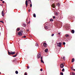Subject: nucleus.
<instances>
[{"mask_svg":"<svg viewBox=\"0 0 75 75\" xmlns=\"http://www.w3.org/2000/svg\"><path fill=\"white\" fill-rule=\"evenodd\" d=\"M8 55H14L16 54L15 52H10L9 51H8Z\"/></svg>","mask_w":75,"mask_h":75,"instance_id":"1","label":"nucleus"},{"mask_svg":"<svg viewBox=\"0 0 75 75\" xmlns=\"http://www.w3.org/2000/svg\"><path fill=\"white\" fill-rule=\"evenodd\" d=\"M23 31L22 30H21V31H19V32L18 33V35L20 36H21V35H22V33H23Z\"/></svg>","mask_w":75,"mask_h":75,"instance_id":"2","label":"nucleus"},{"mask_svg":"<svg viewBox=\"0 0 75 75\" xmlns=\"http://www.w3.org/2000/svg\"><path fill=\"white\" fill-rule=\"evenodd\" d=\"M62 45V43L59 42L57 44V45L58 47H61V45Z\"/></svg>","mask_w":75,"mask_h":75,"instance_id":"3","label":"nucleus"},{"mask_svg":"<svg viewBox=\"0 0 75 75\" xmlns=\"http://www.w3.org/2000/svg\"><path fill=\"white\" fill-rule=\"evenodd\" d=\"M25 4L26 5V7H27V6H28V1L27 0H26L25 2Z\"/></svg>","mask_w":75,"mask_h":75,"instance_id":"4","label":"nucleus"},{"mask_svg":"<svg viewBox=\"0 0 75 75\" xmlns=\"http://www.w3.org/2000/svg\"><path fill=\"white\" fill-rule=\"evenodd\" d=\"M41 54L38 53V56L37 57L38 58H40V57H41Z\"/></svg>","mask_w":75,"mask_h":75,"instance_id":"5","label":"nucleus"},{"mask_svg":"<svg viewBox=\"0 0 75 75\" xmlns=\"http://www.w3.org/2000/svg\"><path fill=\"white\" fill-rule=\"evenodd\" d=\"M44 28H45V29H46V30H47V29H48V28H50V27L49 26H47L45 27Z\"/></svg>","mask_w":75,"mask_h":75,"instance_id":"6","label":"nucleus"},{"mask_svg":"<svg viewBox=\"0 0 75 75\" xmlns=\"http://www.w3.org/2000/svg\"><path fill=\"white\" fill-rule=\"evenodd\" d=\"M40 61H41V62H42V63H43V64H44V61H43V60H42V57H41V58H40Z\"/></svg>","mask_w":75,"mask_h":75,"instance_id":"7","label":"nucleus"},{"mask_svg":"<svg viewBox=\"0 0 75 75\" xmlns=\"http://www.w3.org/2000/svg\"><path fill=\"white\" fill-rule=\"evenodd\" d=\"M4 10H3L1 12V14L2 16H4Z\"/></svg>","mask_w":75,"mask_h":75,"instance_id":"8","label":"nucleus"},{"mask_svg":"<svg viewBox=\"0 0 75 75\" xmlns=\"http://www.w3.org/2000/svg\"><path fill=\"white\" fill-rule=\"evenodd\" d=\"M43 45L45 47H46L47 46V44L45 42L43 43Z\"/></svg>","mask_w":75,"mask_h":75,"instance_id":"9","label":"nucleus"},{"mask_svg":"<svg viewBox=\"0 0 75 75\" xmlns=\"http://www.w3.org/2000/svg\"><path fill=\"white\" fill-rule=\"evenodd\" d=\"M64 65L63 64H61L60 65V67L62 68H64Z\"/></svg>","mask_w":75,"mask_h":75,"instance_id":"10","label":"nucleus"},{"mask_svg":"<svg viewBox=\"0 0 75 75\" xmlns=\"http://www.w3.org/2000/svg\"><path fill=\"white\" fill-rule=\"evenodd\" d=\"M20 30V28H18L16 30V31H19Z\"/></svg>","mask_w":75,"mask_h":75,"instance_id":"11","label":"nucleus"},{"mask_svg":"<svg viewBox=\"0 0 75 75\" xmlns=\"http://www.w3.org/2000/svg\"><path fill=\"white\" fill-rule=\"evenodd\" d=\"M52 6L53 8H55V4H52Z\"/></svg>","mask_w":75,"mask_h":75,"instance_id":"12","label":"nucleus"},{"mask_svg":"<svg viewBox=\"0 0 75 75\" xmlns=\"http://www.w3.org/2000/svg\"><path fill=\"white\" fill-rule=\"evenodd\" d=\"M48 50L47 49H46L45 50V52H48Z\"/></svg>","mask_w":75,"mask_h":75,"instance_id":"13","label":"nucleus"},{"mask_svg":"<svg viewBox=\"0 0 75 75\" xmlns=\"http://www.w3.org/2000/svg\"><path fill=\"white\" fill-rule=\"evenodd\" d=\"M71 33L72 34L74 33H75V31L74 30H72L71 31Z\"/></svg>","mask_w":75,"mask_h":75,"instance_id":"14","label":"nucleus"},{"mask_svg":"<svg viewBox=\"0 0 75 75\" xmlns=\"http://www.w3.org/2000/svg\"><path fill=\"white\" fill-rule=\"evenodd\" d=\"M74 61H75V59H74V58H73L71 60L72 62H74Z\"/></svg>","mask_w":75,"mask_h":75,"instance_id":"15","label":"nucleus"},{"mask_svg":"<svg viewBox=\"0 0 75 75\" xmlns=\"http://www.w3.org/2000/svg\"><path fill=\"white\" fill-rule=\"evenodd\" d=\"M28 1L29 4H31L32 3H31V0H28Z\"/></svg>","mask_w":75,"mask_h":75,"instance_id":"16","label":"nucleus"},{"mask_svg":"<svg viewBox=\"0 0 75 75\" xmlns=\"http://www.w3.org/2000/svg\"><path fill=\"white\" fill-rule=\"evenodd\" d=\"M33 15L34 17H36V15H35V14L34 13Z\"/></svg>","mask_w":75,"mask_h":75,"instance_id":"17","label":"nucleus"},{"mask_svg":"<svg viewBox=\"0 0 75 75\" xmlns=\"http://www.w3.org/2000/svg\"><path fill=\"white\" fill-rule=\"evenodd\" d=\"M58 13L57 12H56V13H55V16H58Z\"/></svg>","mask_w":75,"mask_h":75,"instance_id":"18","label":"nucleus"},{"mask_svg":"<svg viewBox=\"0 0 75 75\" xmlns=\"http://www.w3.org/2000/svg\"><path fill=\"white\" fill-rule=\"evenodd\" d=\"M65 36H66V37H69V35H68V34H66L65 35Z\"/></svg>","mask_w":75,"mask_h":75,"instance_id":"19","label":"nucleus"},{"mask_svg":"<svg viewBox=\"0 0 75 75\" xmlns=\"http://www.w3.org/2000/svg\"><path fill=\"white\" fill-rule=\"evenodd\" d=\"M15 73L16 74H18V72L17 71H15Z\"/></svg>","mask_w":75,"mask_h":75,"instance_id":"20","label":"nucleus"},{"mask_svg":"<svg viewBox=\"0 0 75 75\" xmlns=\"http://www.w3.org/2000/svg\"><path fill=\"white\" fill-rule=\"evenodd\" d=\"M54 21V20L53 19H52V18H51L50 19V21Z\"/></svg>","mask_w":75,"mask_h":75,"instance_id":"21","label":"nucleus"},{"mask_svg":"<svg viewBox=\"0 0 75 75\" xmlns=\"http://www.w3.org/2000/svg\"><path fill=\"white\" fill-rule=\"evenodd\" d=\"M23 27H25V26H26V25H25V24L23 23Z\"/></svg>","mask_w":75,"mask_h":75,"instance_id":"22","label":"nucleus"},{"mask_svg":"<svg viewBox=\"0 0 75 75\" xmlns=\"http://www.w3.org/2000/svg\"><path fill=\"white\" fill-rule=\"evenodd\" d=\"M16 56H17V54H16L15 55H13L12 57H16Z\"/></svg>","mask_w":75,"mask_h":75,"instance_id":"23","label":"nucleus"},{"mask_svg":"<svg viewBox=\"0 0 75 75\" xmlns=\"http://www.w3.org/2000/svg\"><path fill=\"white\" fill-rule=\"evenodd\" d=\"M72 75H75V73H74V72H72Z\"/></svg>","mask_w":75,"mask_h":75,"instance_id":"24","label":"nucleus"},{"mask_svg":"<svg viewBox=\"0 0 75 75\" xmlns=\"http://www.w3.org/2000/svg\"><path fill=\"white\" fill-rule=\"evenodd\" d=\"M30 7H32V3L30 4Z\"/></svg>","mask_w":75,"mask_h":75,"instance_id":"25","label":"nucleus"},{"mask_svg":"<svg viewBox=\"0 0 75 75\" xmlns=\"http://www.w3.org/2000/svg\"><path fill=\"white\" fill-rule=\"evenodd\" d=\"M60 74L61 75H63L64 74H63V73L62 72H60Z\"/></svg>","mask_w":75,"mask_h":75,"instance_id":"26","label":"nucleus"},{"mask_svg":"<svg viewBox=\"0 0 75 75\" xmlns=\"http://www.w3.org/2000/svg\"><path fill=\"white\" fill-rule=\"evenodd\" d=\"M65 70V69H64V68H63L62 69V71L64 72V71Z\"/></svg>","mask_w":75,"mask_h":75,"instance_id":"27","label":"nucleus"},{"mask_svg":"<svg viewBox=\"0 0 75 75\" xmlns=\"http://www.w3.org/2000/svg\"><path fill=\"white\" fill-rule=\"evenodd\" d=\"M57 5H58L59 6V5H60V4H59V3H58L57 4Z\"/></svg>","mask_w":75,"mask_h":75,"instance_id":"28","label":"nucleus"},{"mask_svg":"<svg viewBox=\"0 0 75 75\" xmlns=\"http://www.w3.org/2000/svg\"><path fill=\"white\" fill-rule=\"evenodd\" d=\"M53 18H54V19H55V16H53Z\"/></svg>","mask_w":75,"mask_h":75,"instance_id":"29","label":"nucleus"},{"mask_svg":"<svg viewBox=\"0 0 75 75\" xmlns=\"http://www.w3.org/2000/svg\"><path fill=\"white\" fill-rule=\"evenodd\" d=\"M22 38H26V36H24L22 37Z\"/></svg>","mask_w":75,"mask_h":75,"instance_id":"30","label":"nucleus"},{"mask_svg":"<svg viewBox=\"0 0 75 75\" xmlns=\"http://www.w3.org/2000/svg\"><path fill=\"white\" fill-rule=\"evenodd\" d=\"M54 34H53L51 35V36H52V37H53V36H54Z\"/></svg>","mask_w":75,"mask_h":75,"instance_id":"31","label":"nucleus"},{"mask_svg":"<svg viewBox=\"0 0 75 75\" xmlns=\"http://www.w3.org/2000/svg\"><path fill=\"white\" fill-rule=\"evenodd\" d=\"M36 46L38 47V45L37 44H36Z\"/></svg>","mask_w":75,"mask_h":75,"instance_id":"32","label":"nucleus"},{"mask_svg":"<svg viewBox=\"0 0 75 75\" xmlns=\"http://www.w3.org/2000/svg\"><path fill=\"white\" fill-rule=\"evenodd\" d=\"M63 45H65V42H63Z\"/></svg>","mask_w":75,"mask_h":75,"instance_id":"33","label":"nucleus"},{"mask_svg":"<svg viewBox=\"0 0 75 75\" xmlns=\"http://www.w3.org/2000/svg\"><path fill=\"white\" fill-rule=\"evenodd\" d=\"M24 75H27V72L25 73Z\"/></svg>","mask_w":75,"mask_h":75,"instance_id":"34","label":"nucleus"},{"mask_svg":"<svg viewBox=\"0 0 75 75\" xmlns=\"http://www.w3.org/2000/svg\"><path fill=\"white\" fill-rule=\"evenodd\" d=\"M0 22H1V23H4V22L2 21H0Z\"/></svg>","mask_w":75,"mask_h":75,"instance_id":"35","label":"nucleus"},{"mask_svg":"<svg viewBox=\"0 0 75 75\" xmlns=\"http://www.w3.org/2000/svg\"><path fill=\"white\" fill-rule=\"evenodd\" d=\"M27 68L28 69H29V68H30V67H29V66H28V67H27Z\"/></svg>","mask_w":75,"mask_h":75,"instance_id":"36","label":"nucleus"},{"mask_svg":"<svg viewBox=\"0 0 75 75\" xmlns=\"http://www.w3.org/2000/svg\"><path fill=\"white\" fill-rule=\"evenodd\" d=\"M40 71H42V69H40Z\"/></svg>","mask_w":75,"mask_h":75,"instance_id":"37","label":"nucleus"},{"mask_svg":"<svg viewBox=\"0 0 75 75\" xmlns=\"http://www.w3.org/2000/svg\"><path fill=\"white\" fill-rule=\"evenodd\" d=\"M27 32H28V31H29V30H27Z\"/></svg>","mask_w":75,"mask_h":75,"instance_id":"38","label":"nucleus"},{"mask_svg":"<svg viewBox=\"0 0 75 75\" xmlns=\"http://www.w3.org/2000/svg\"><path fill=\"white\" fill-rule=\"evenodd\" d=\"M28 11H29V12H30V9H29V10H28Z\"/></svg>","mask_w":75,"mask_h":75,"instance_id":"39","label":"nucleus"},{"mask_svg":"<svg viewBox=\"0 0 75 75\" xmlns=\"http://www.w3.org/2000/svg\"><path fill=\"white\" fill-rule=\"evenodd\" d=\"M63 59H65V57H63Z\"/></svg>","mask_w":75,"mask_h":75,"instance_id":"40","label":"nucleus"},{"mask_svg":"<svg viewBox=\"0 0 75 75\" xmlns=\"http://www.w3.org/2000/svg\"><path fill=\"white\" fill-rule=\"evenodd\" d=\"M30 22L28 23V24H30Z\"/></svg>","mask_w":75,"mask_h":75,"instance_id":"41","label":"nucleus"},{"mask_svg":"<svg viewBox=\"0 0 75 75\" xmlns=\"http://www.w3.org/2000/svg\"><path fill=\"white\" fill-rule=\"evenodd\" d=\"M4 2H5L4 1H2V3H4Z\"/></svg>","mask_w":75,"mask_h":75,"instance_id":"42","label":"nucleus"},{"mask_svg":"<svg viewBox=\"0 0 75 75\" xmlns=\"http://www.w3.org/2000/svg\"><path fill=\"white\" fill-rule=\"evenodd\" d=\"M71 69L72 70H73V68H71Z\"/></svg>","mask_w":75,"mask_h":75,"instance_id":"43","label":"nucleus"},{"mask_svg":"<svg viewBox=\"0 0 75 75\" xmlns=\"http://www.w3.org/2000/svg\"><path fill=\"white\" fill-rule=\"evenodd\" d=\"M12 61H13V62H14V60H12Z\"/></svg>","mask_w":75,"mask_h":75,"instance_id":"44","label":"nucleus"},{"mask_svg":"<svg viewBox=\"0 0 75 75\" xmlns=\"http://www.w3.org/2000/svg\"><path fill=\"white\" fill-rule=\"evenodd\" d=\"M61 34V33H58V34H59H59Z\"/></svg>","mask_w":75,"mask_h":75,"instance_id":"45","label":"nucleus"},{"mask_svg":"<svg viewBox=\"0 0 75 75\" xmlns=\"http://www.w3.org/2000/svg\"><path fill=\"white\" fill-rule=\"evenodd\" d=\"M1 1H3V0H0Z\"/></svg>","mask_w":75,"mask_h":75,"instance_id":"46","label":"nucleus"},{"mask_svg":"<svg viewBox=\"0 0 75 75\" xmlns=\"http://www.w3.org/2000/svg\"><path fill=\"white\" fill-rule=\"evenodd\" d=\"M17 54H18V52L16 53V54H17Z\"/></svg>","mask_w":75,"mask_h":75,"instance_id":"47","label":"nucleus"},{"mask_svg":"<svg viewBox=\"0 0 75 75\" xmlns=\"http://www.w3.org/2000/svg\"><path fill=\"white\" fill-rule=\"evenodd\" d=\"M74 71H75V69H73Z\"/></svg>","mask_w":75,"mask_h":75,"instance_id":"48","label":"nucleus"},{"mask_svg":"<svg viewBox=\"0 0 75 75\" xmlns=\"http://www.w3.org/2000/svg\"><path fill=\"white\" fill-rule=\"evenodd\" d=\"M16 33H17V31H16Z\"/></svg>","mask_w":75,"mask_h":75,"instance_id":"49","label":"nucleus"},{"mask_svg":"<svg viewBox=\"0 0 75 75\" xmlns=\"http://www.w3.org/2000/svg\"><path fill=\"white\" fill-rule=\"evenodd\" d=\"M0 74H1V72H0Z\"/></svg>","mask_w":75,"mask_h":75,"instance_id":"50","label":"nucleus"},{"mask_svg":"<svg viewBox=\"0 0 75 75\" xmlns=\"http://www.w3.org/2000/svg\"><path fill=\"white\" fill-rule=\"evenodd\" d=\"M1 34V33L0 32V35Z\"/></svg>","mask_w":75,"mask_h":75,"instance_id":"51","label":"nucleus"},{"mask_svg":"<svg viewBox=\"0 0 75 75\" xmlns=\"http://www.w3.org/2000/svg\"><path fill=\"white\" fill-rule=\"evenodd\" d=\"M1 6H2V4L1 5Z\"/></svg>","mask_w":75,"mask_h":75,"instance_id":"52","label":"nucleus"},{"mask_svg":"<svg viewBox=\"0 0 75 75\" xmlns=\"http://www.w3.org/2000/svg\"><path fill=\"white\" fill-rule=\"evenodd\" d=\"M41 45H42V43L41 44Z\"/></svg>","mask_w":75,"mask_h":75,"instance_id":"53","label":"nucleus"},{"mask_svg":"<svg viewBox=\"0 0 75 75\" xmlns=\"http://www.w3.org/2000/svg\"><path fill=\"white\" fill-rule=\"evenodd\" d=\"M41 45H42V43L41 44Z\"/></svg>","mask_w":75,"mask_h":75,"instance_id":"54","label":"nucleus"},{"mask_svg":"<svg viewBox=\"0 0 75 75\" xmlns=\"http://www.w3.org/2000/svg\"><path fill=\"white\" fill-rule=\"evenodd\" d=\"M41 45H42V43L41 44Z\"/></svg>","mask_w":75,"mask_h":75,"instance_id":"55","label":"nucleus"}]
</instances>
